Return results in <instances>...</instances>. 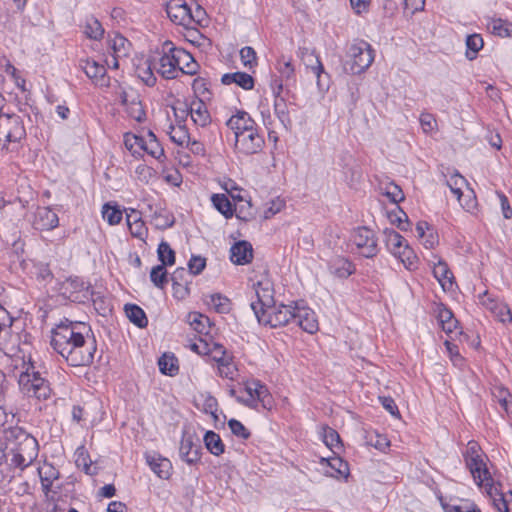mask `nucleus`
Masks as SVG:
<instances>
[{
	"mask_svg": "<svg viewBox=\"0 0 512 512\" xmlns=\"http://www.w3.org/2000/svg\"><path fill=\"white\" fill-rule=\"evenodd\" d=\"M50 344L72 367L91 365L97 352L90 326L67 318L52 329Z\"/></svg>",
	"mask_w": 512,
	"mask_h": 512,
	"instance_id": "f257e3e1",
	"label": "nucleus"
},
{
	"mask_svg": "<svg viewBox=\"0 0 512 512\" xmlns=\"http://www.w3.org/2000/svg\"><path fill=\"white\" fill-rule=\"evenodd\" d=\"M4 439L10 466L24 470L38 457L39 445L34 436L19 426L9 427L4 430Z\"/></svg>",
	"mask_w": 512,
	"mask_h": 512,
	"instance_id": "f03ea898",
	"label": "nucleus"
},
{
	"mask_svg": "<svg viewBox=\"0 0 512 512\" xmlns=\"http://www.w3.org/2000/svg\"><path fill=\"white\" fill-rule=\"evenodd\" d=\"M19 386L24 395L38 400L48 399L52 392L49 381L42 377L40 372L35 371L33 364L20 374Z\"/></svg>",
	"mask_w": 512,
	"mask_h": 512,
	"instance_id": "7ed1b4c3",
	"label": "nucleus"
},
{
	"mask_svg": "<svg viewBox=\"0 0 512 512\" xmlns=\"http://www.w3.org/2000/svg\"><path fill=\"white\" fill-rule=\"evenodd\" d=\"M26 138V129L22 117L15 113L0 115V148L6 151L11 144L20 143Z\"/></svg>",
	"mask_w": 512,
	"mask_h": 512,
	"instance_id": "20e7f679",
	"label": "nucleus"
},
{
	"mask_svg": "<svg viewBox=\"0 0 512 512\" xmlns=\"http://www.w3.org/2000/svg\"><path fill=\"white\" fill-rule=\"evenodd\" d=\"M349 60L345 67L352 75H359L366 71L374 61L375 51L372 46L364 40L354 41L347 50Z\"/></svg>",
	"mask_w": 512,
	"mask_h": 512,
	"instance_id": "39448f33",
	"label": "nucleus"
},
{
	"mask_svg": "<svg viewBox=\"0 0 512 512\" xmlns=\"http://www.w3.org/2000/svg\"><path fill=\"white\" fill-rule=\"evenodd\" d=\"M466 467L469 469L475 483L478 486L489 485L493 478L483 459L480 446L475 441L468 442L467 449L463 453Z\"/></svg>",
	"mask_w": 512,
	"mask_h": 512,
	"instance_id": "423d86ee",
	"label": "nucleus"
},
{
	"mask_svg": "<svg viewBox=\"0 0 512 512\" xmlns=\"http://www.w3.org/2000/svg\"><path fill=\"white\" fill-rule=\"evenodd\" d=\"M296 316V302L289 305L276 303L266 310L264 313L258 315V322L262 325L269 326L270 328H278L289 325L294 322Z\"/></svg>",
	"mask_w": 512,
	"mask_h": 512,
	"instance_id": "0eeeda50",
	"label": "nucleus"
},
{
	"mask_svg": "<svg viewBox=\"0 0 512 512\" xmlns=\"http://www.w3.org/2000/svg\"><path fill=\"white\" fill-rule=\"evenodd\" d=\"M156 72L166 80L179 76L180 66L177 65L176 46L171 41H165L158 58L153 57Z\"/></svg>",
	"mask_w": 512,
	"mask_h": 512,
	"instance_id": "6e6552de",
	"label": "nucleus"
},
{
	"mask_svg": "<svg viewBox=\"0 0 512 512\" xmlns=\"http://www.w3.org/2000/svg\"><path fill=\"white\" fill-rule=\"evenodd\" d=\"M350 240L356 247V252L365 258H374L379 252L377 237L368 227L356 228Z\"/></svg>",
	"mask_w": 512,
	"mask_h": 512,
	"instance_id": "1a4fd4ad",
	"label": "nucleus"
},
{
	"mask_svg": "<svg viewBox=\"0 0 512 512\" xmlns=\"http://www.w3.org/2000/svg\"><path fill=\"white\" fill-rule=\"evenodd\" d=\"M61 293L72 302L86 303L90 301L92 287L81 277L70 276L61 284Z\"/></svg>",
	"mask_w": 512,
	"mask_h": 512,
	"instance_id": "9d476101",
	"label": "nucleus"
},
{
	"mask_svg": "<svg viewBox=\"0 0 512 512\" xmlns=\"http://www.w3.org/2000/svg\"><path fill=\"white\" fill-rule=\"evenodd\" d=\"M257 301L251 302L250 306L256 318L260 313L266 312L276 302L274 299L273 284L269 280H261L253 285Z\"/></svg>",
	"mask_w": 512,
	"mask_h": 512,
	"instance_id": "9b49d317",
	"label": "nucleus"
},
{
	"mask_svg": "<svg viewBox=\"0 0 512 512\" xmlns=\"http://www.w3.org/2000/svg\"><path fill=\"white\" fill-rule=\"evenodd\" d=\"M265 145L262 134L259 133V126L247 130L243 135L235 139V149L244 155L259 153Z\"/></svg>",
	"mask_w": 512,
	"mask_h": 512,
	"instance_id": "f8f14e48",
	"label": "nucleus"
},
{
	"mask_svg": "<svg viewBox=\"0 0 512 512\" xmlns=\"http://www.w3.org/2000/svg\"><path fill=\"white\" fill-rule=\"evenodd\" d=\"M179 455L189 465L199 463L202 456V447L198 437L184 433L179 447Z\"/></svg>",
	"mask_w": 512,
	"mask_h": 512,
	"instance_id": "ddd939ff",
	"label": "nucleus"
},
{
	"mask_svg": "<svg viewBox=\"0 0 512 512\" xmlns=\"http://www.w3.org/2000/svg\"><path fill=\"white\" fill-rule=\"evenodd\" d=\"M165 10L173 23L186 28L191 27L192 9L185 0H170L166 3Z\"/></svg>",
	"mask_w": 512,
	"mask_h": 512,
	"instance_id": "4468645a",
	"label": "nucleus"
},
{
	"mask_svg": "<svg viewBox=\"0 0 512 512\" xmlns=\"http://www.w3.org/2000/svg\"><path fill=\"white\" fill-rule=\"evenodd\" d=\"M17 334H12L8 311L0 305V351H13L17 346Z\"/></svg>",
	"mask_w": 512,
	"mask_h": 512,
	"instance_id": "2eb2a0df",
	"label": "nucleus"
},
{
	"mask_svg": "<svg viewBox=\"0 0 512 512\" xmlns=\"http://www.w3.org/2000/svg\"><path fill=\"white\" fill-rule=\"evenodd\" d=\"M293 323L309 334H314L319 329L315 312L298 302H296V316Z\"/></svg>",
	"mask_w": 512,
	"mask_h": 512,
	"instance_id": "dca6fc26",
	"label": "nucleus"
},
{
	"mask_svg": "<svg viewBox=\"0 0 512 512\" xmlns=\"http://www.w3.org/2000/svg\"><path fill=\"white\" fill-rule=\"evenodd\" d=\"M173 296L178 300H183L190 294V284L192 283V277L189 272L183 268L178 267L171 274Z\"/></svg>",
	"mask_w": 512,
	"mask_h": 512,
	"instance_id": "f3484780",
	"label": "nucleus"
},
{
	"mask_svg": "<svg viewBox=\"0 0 512 512\" xmlns=\"http://www.w3.org/2000/svg\"><path fill=\"white\" fill-rule=\"evenodd\" d=\"M226 126L233 131L236 139L243 135L247 130L253 129L258 125L248 112L238 110L226 121Z\"/></svg>",
	"mask_w": 512,
	"mask_h": 512,
	"instance_id": "a211bd4d",
	"label": "nucleus"
},
{
	"mask_svg": "<svg viewBox=\"0 0 512 512\" xmlns=\"http://www.w3.org/2000/svg\"><path fill=\"white\" fill-rule=\"evenodd\" d=\"M79 68L91 79L95 84L104 86L108 84L106 78V68L104 65L90 58H82L79 60Z\"/></svg>",
	"mask_w": 512,
	"mask_h": 512,
	"instance_id": "6ab92c4d",
	"label": "nucleus"
},
{
	"mask_svg": "<svg viewBox=\"0 0 512 512\" xmlns=\"http://www.w3.org/2000/svg\"><path fill=\"white\" fill-rule=\"evenodd\" d=\"M298 55L301 58L304 65L307 68H309L317 77L318 87H322L321 77L323 74L327 76V73L324 71V66L320 61L319 56L315 53L314 50H311L307 47H300Z\"/></svg>",
	"mask_w": 512,
	"mask_h": 512,
	"instance_id": "aec40b11",
	"label": "nucleus"
},
{
	"mask_svg": "<svg viewBox=\"0 0 512 512\" xmlns=\"http://www.w3.org/2000/svg\"><path fill=\"white\" fill-rule=\"evenodd\" d=\"M59 224L57 214L49 207H40L35 213L33 225L35 229L49 231L56 228Z\"/></svg>",
	"mask_w": 512,
	"mask_h": 512,
	"instance_id": "412c9836",
	"label": "nucleus"
},
{
	"mask_svg": "<svg viewBox=\"0 0 512 512\" xmlns=\"http://www.w3.org/2000/svg\"><path fill=\"white\" fill-rule=\"evenodd\" d=\"M253 259V247L250 242L241 240L230 249V260L236 265L249 264Z\"/></svg>",
	"mask_w": 512,
	"mask_h": 512,
	"instance_id": "4be33fe9",
	"label": "nucleus"
},
{
	"mask_svg": "<svg viewBox=\"0 0 512 512\" xmlns=\"http://www.w3.org/2000/svg\"><path fill=\"white\" fill-rule=\"evenodd\" d=\"M328 270L333 276L340 279H346L355 273L356 267L349 259L342 256H336L329 260Z\"/></svg>",
	"mask_w": 512,
	"mask_h": 512,
	"instance_id": "5701e85b",
	"label": "nucleus"
},
{
	"mask_svg": "<svg viewBox=\"0 0 512 512\" xmlns=\"http://www.w3.org/2000/svg\"><path fill=\"white\" fill-rule=\"evenodd\" d=\"M146 462L151 470L161 479H169L172 474V463L159 454H146Z\"/></svg>",
	"mask_w": 512,
	"mask_h": 512,
	"instance_id": "b1692460",
	"label": "nucleus"
},
{
	"mask_svg": "<svg viewBox=\"0 0 512 512\" xmlns=\"http://www.w3.org/2000/svg\"><path fill=\"white\" fill-rule=\"evenodd\" d=\"M177 65L180 66L179 74L193 76L197 74L200 66L192 54L184 48L176 47Z\"/></svg>",
	"mask_w": 512,
	"mask_h": 512,
	"instance_id": "393cba45",
	"label": "nucleus"
},
{
	"mask_svg": "<svg viewBox=\"0 0 512 512\" xmlns=\"http://www.w3.org/2000/svg\"><path fill=\"white\" fill-rule=\"evenodd\" d=\"M223 85L236 84L244 90H252L255 86L254 78L246 72L225 73L221 77Z\"/></svg>",
	"mask_w": 512,
	"mask_h": 512,
	"instance_id": "a878e982",
	"label": "nucleus"
},
{
	"mask_svg": "<svg viewBox=\"0 0 512 512\" xmlns=\"http://www.w3.org/2000/svg\"><path fill=\"white\" fill-rule=\"evenodd\" d=\"M187 113L190 114L193 122L200 127H206L211 124V116L202 100H195L191 103Z\"/></svg>",
	"mask_w": 512,
	"mask_h": 512,
	"instance_id": "bb28decb",
	"label": "nucleus"
},
{
	"mask_svg": "<svg viewBox=\"0 0 512 512\" xmlns=\"http://www.w3.org/2000/svg\"><path fill=\"white\" fill-rule=\"evenodd\" d=\"M486 489L487 494L492 499L494 508L498 512H511L512 508L506 500L504 494L499 492L497 487L494 486L493 481L489 482V485L483 486Z\"/></svg>",
	"mask_w": 512,
	"mask_h": 512,
	"instance_id": "cd10ccee",
	"label": "nucleus"
},
{
	"mask_svg": "<svg viewBox=\"0 0 512 512\" xmlns=\"http://www.w3.org/2000/svg\"><path fill=\"white\" fill-rule=\"evenodd\" d=\"M274 114L286 131H291L293 122L285 98L274 99Z\"/></svg>",
	"mask_w": 512,
	"mask_h": 512,
	"instance_id": "c85d7f7f",
	"label": "nucleus"
},
{
	"mask_svg": "<svg viewBox=\"0 0 512 512\" xmlns=\"http://www.w3.org/2000/svg\"><path fill=\"white\" fill-rule=\"evenodd\" d=\"M126 221L131 235L139 239H143L147 234V228L141 220L139 213L135 210H131L130 213L126 214Z\"/></svg>",
	"mask_w": 512,
	"mask_h": 512,
	"instance_id": "c756f323",
	"label": "nucleus"
},
{
	"mask_svg": "<svg viewBox=\"0 0 512 512\" xmlns=\"http://www.w3.org/2000/svg\"><path fill=\"white\" fill-rule=\"evenodd\" d=\"M211 201L216 210L225 218L229 219L233 217L235 213V206L225 194H213Z\"/></svg>",
	"mask_w": 512,
	"mask_h": 512,
	"instance_id": "7c9ffc66",
	"label": "nucleus"
},
{
	"mask_svg": "<svg viewBox=\"0 0 512 512\" xmlns=\"http://www.w3.org/2000/svg\"><path fill=\"white\" fill-rule=\"evenodd\" d=\"M128 319L139 328H145L148 325V319L144 310L136 304H126L124 307Z\"/></svg>",
	"mask_w": 512,
	"mask_h": 512,
	"instance_id": "2f4dec72",
	"label": "nucleus"
},
{
	"mask_svg": "<svg viewBox=\"0 0 512 512\" xmlns=\"http://www.w3.org/2000/svg\"><path fill=\"white\" fill-rule=\"evenodd\" d=\"M203 441L205 447L211 454L215 456H220L221 454L224 453L225 445L222 439L220 438L219 434H217L216 432L211 430L207 431L204 435Z\"/></svg>",
	"mask_w": 512,
	"mask_h": 512,
	"instance_id": "473e14b6",
	"label": "nucleus"
},
{
	"mask_svg": "<svg viewBox=\"0 0 512 512\" xmlns=\"http://www.w3.org/2000/svg\"><path fill=\"white\" fill-rule=\"evenodd\" d=\"M159 370L162 374L174 376L179 371L178 359L172 353H164L158 360Z\"/></svg>",
	"mask_w": 512,
	"mask_h": 512,
	"instance_id": "72a5a7b5",
	"label": "nucleus"
},
{
	"mask_svg": "<svg viewBox=\"0 0 512 512\" xmlns=\"http://www.w3.org/2000/svg\"><path fill=\"white\" fill-rule=\"evenodd\" d=\"M386 245L389 251L396 255L400 250L408 244L407 240L395 230H386Z\"/></svg>",
	"mask_w": 512,
	"mask_h": 512,
	"instance_id": "f704fd0d",
	"label": "nucleus"
},
{
	"mask_svg": "<svg viewBox=\"0 0 512 512\" xmlns=\"http://www.w3.org/2000/svg\"><path fill=\"white\" fill-rule=\"evenodd\" d=\"M84 34L92 40H100L104 35V28L100 21L94 16H89L85 20Z\"/></svg>",
	"mask_w": 512,
	"mask_h": 512,
	"instance_id": "c9c22d12",
	"label": "nucleus"
},
{
	"mask_svg": "<svg viewBox=\"0 0 512 512\" xmlns=\"http://www.w3.org/2000/svg\"><path fill=\"white\" fill-rule=\"evenodd\" d=\"M438 321L446 333H452L458 324V321L455 319L452 311L445 306H441L438 309Z\"/></svg>",
	"mask_w": 512,
	"mask_h": 512,
	"instance_id": "e433bc0d",
	"label": "nucleus"
},
{
	"mask_svg": "<svg viewBox=\"0 0 512 512\" xmlns=\"http://www.w3.org/2000/svg\"><path fill=\"white\" fill-rule=\"evenodd\" d=\"M489 304L483 300V304L487 305V307L492 311L493 314L501 321L502 323L511 322L512 315L509 307L504 303H498L492 299H488Z\"/></svg>",
	"mask_w": 512,
	"mask_h": 512,
	"instance_id": "4c0bfd02",
	"label": "nucleus"
},
{
	"mask_svg": "<svg viewBox=\"0 0 512 512\" xmlns=\"http://www.w3.org/2000/svg\"><path fill=\"white\" fill-rule=\"evenodd\" d=\"M484 41L480 34H471L466 38V57L469 60H474L478 52L483 48Z\"/></svg>",
	"mask_w": 512,
	"mask_h": 512,
	"instance_id": "58836bf2",
	"label": "nucleus"
},
{
	"mask_svg": "<svg viewBox=\"0 0 512 512\" xmlns=\"http://www.w3.org/2000/svg\"><path fill=\"white\" fill-rule=\"evenodd\" d=\"M444 512H481L477 505L470 500H460L459 504H448L440 498Z\"/></svg>",
	"mask_w": 512,
	"mask_h": 512,
	"instance_id": "ea45409f",
	"label": "nucleus"
},
{
	"mask_svg": "<svg viewBox=\"0 0 512 512\" xmlns=\"http://www.w3.org/2000/svg\"><path fill=\"white\" fill-rule=\"evenodd\" d=\"M144 143V137L137 136L132 133H125L124 134V145L128 151L131 152V154L136 157H142V145Z\"/></svg>",
	"mask_w": 512,
	"mask_h": 512,
	"instance_id": "a19ab883",
	"label": "nucleus"
},
{
	"mask_svg": "<svg viewBox=\"0 0 512 512\" xmlns=\"http://www.w3.org/2000/svg\"><path fill=\"white\" fill-rule=\"evenodd\" d=\"M150 280L155 287L163 290L169 282L166 266L161 264L154 266L150 272Z\"/></svg>",
	"mask_w": 512,
	"mask_h": 512,
	"instance_id": "79ce46f5",
	"label": "nucleus"
},
{
	"mask_svg": "<svg viewBox=\"0 0 512 512\" xmlns=\"http://www.w3.org/2000/svg\"><path fill=\"white\" fill-rule=\"evenodd\" d=\"M433 274L443 288H445L446 283L452 285L453 273L450 271L446 262L439 260L438 263L434 265Z\"/></svg>",
	"mask_w": 512,
	"mask_h": 512,
	"instance_id": "37998d69",
	"label": "nucleus"
},
{
	"mask_svg": "<svg viewBox=\"0 0 512 512\" xmlns=\"http://www.w3.org/2000/svg\"><path fill=\"white\" fill-rule=\"evenodd\" d=\"M157 255L158 260L161 262V265L172 266L175 264V251L166 241H161L160 244L158 245Z\"/></svg>",
	"mask_w": 512,
	"mask_h": 512,
	"instance_id": "c03bdc74",
	"label": "nucleus"
},
{
	"mask_svg": "<svg viewBox=\"0 0 512 512\" xmlns=\"http://www.w3.org/2000/svg\"><path fill=\"white\" fill-rule=\"evenodd\" d=\"M102 216L110 225H117L121 222L123 213L117 205L105 203L102 208Z\"/></svg>",
	"mask_w": 512,
	"mask_h": 512,
	"instance_id": "a18cd8bd",
	"label": "nucleus"
},
{
	"mask_svg": "<svg viewBox=\"0 0 512 512\" xmlns=\"http://www.w3.org/2000/svg\"><path fill=\"white\" fill-rule=\"evenodd\" d=\"M494 35L499 37H512V23L501 18L493 19L489 25Z\"/></svg>",
	"mask_w": 512,
	"mask_h": 512,
	"instance_id": "49530a36",
	"label": "nucleus"
},
{
	"mask_svg": "<svg viewBox=\"0 0 512 512\" xmlns=\"http://www.w3.org/2000/svg\"><path fill=\"white\" fill-rule=\"evenodd\" d=\"M395 256L403 263L407 269L413 270L417 267L418 258L413 249L409 247L408 244L405 245L400 250V253H397Z\"/></svg>",
	"mask_w": 512,
	"mask_h": 512,
	"instance_id": "de8ad7c7",
	"label": "nucleus"
},
{
	"mask_svg": "<svg viewBox=\"0 0 512 512\" xmlns=\"http://www.w3.org/2000/svg\"><path fill=\"white\" fill-rule=\"evenodd\" d=\"M90 301L93 302L94 308L98 312V314L106 316L108 313L111 312L109 300L100 292H96L92 289Z\"/></svg>",
	"mask_w": 512,
	"mask_h": 512,
	"instance_id": "09e8293b",
	"label": "nucleus"
},
{
	"mask_svg": "<svg viewBox=\"0 0 512 512\" xmlns=\"http://www.w3.org/2000/svg\"><path fill=\"white\" fill-rule=\"evenodd\" d=\"M146 64L147 66L145 68L138 69L139 77L148 87H153L157 82V78L154 74V71H156L154 68V59H148Z\"/></svg>",
	"mask_w": 512,
	"mask_h": 512,
	"instance_id": "8fccbe9b",
	"label": "nucleus"
},
{
	"mask_svg": "<svg viewBox=\"0 0 512 512\" xmlns=\"http://www.w3.org/2000/svg\"><path fill=\"white\" fill-rule=\"evenodd\" d=\"M169 136L172 142L180 146L189 143L190 140L189 132L185 125H178V127L170 125Z\"/></svg>",
	"mask_w": 512,
	"mask_h": 512,
	"instance_id": "3c124183",
	"label": "nucleus"
},
{
	"mask_svg": "<svg viewBox=\"0 0 512 512\" xmlns=\"http://www.w3.org/2000/svg\"><path fill=\"white\" fill-rule=\"evenodd\" d=\"M144 145H142V150L152 156L153 158L157 159L158 161H161L162 158L165 159V153L164 149L161 146L160 142L158 140H145L144 139Z\"/></svg>",
	"mask_w": 512,
	"mask_h": 512,
	"instance_id": "603ef678",
	"label": "nucleus"
},
{
	"mask_svg": "<svg viewBox=\"0 0 512 512\" xmlns=\"http://www.w3.org/2000/svg\"><path fill=\"white\" fill-rule=\"evenodd\" d=\"M153 220L157 229L165 230L170 228L175 223L173 214L165 212L163 210L155 211L153 214Z\"/></svg>",
	"mask_w": 512,
	"mask_h": 512,
	"instance_id": "864d4df0",
	"label": "nucleus"
},
{
	"mask_svg": "<svg viewBox=\"0 0 512 512\" xmlns=\"http://www.w3.org/2000/svg\"><path fill=\"white\" fill-rule=\"evenodd\" d=\"M240 59L243 66L249 70L254 69L258 65L256 51L250 46H245L240 50Z\"/></svg>",
	"mask_w": 512,
	"mask_h": 512,
	"instance_id": "5fc2aeb1",
	"label": "nucleus"
},
{
	"mask_svg": "<svg viewBox=\"0 0 512 512\" xmlns=\"http://www.w3.org/2000/svg\"><path fill=\"white\" fill-rule=\"evenodd\" d=\"M210 304L213 305L216 312L222 314L228 313L231 309L230 300L219 293L210 296Z\"/></svg>",
	"mask_w": 512,
	"mask_h": 512,
	"instance_id": "6e6d98bb",
	"label": "nucleus"
},
{
	"mask_svg": "<svg viewBox=\"0 0 512 512\" xmlns=\"http://www.w3.org/2000/svg\"><path fill=\"white\" fill-rule=\"evenodd\" d=\"M322 462H326L331 469H333L337 476H347L349 474L348 463L340 457H331L329 459H322Z\"/></svg>",
	"mask_w": 512,
	"mask_h": 512,
	"instance_id": "4d7b16f0",
	"label": "nucleus"
},
{
	"mask_svg": "<svg viewBox=\"0 0 512 512\" xmlns=\"http://www.w3.org/2000/svg\"><path fill=\"white\" fill-rule=\"evenodd\" d=\"M277 70L286 82L295 80V69L290 60H286L284 57L278 60Z\"/></svg>",
	"mask_w": 512,
	"mask_h": 512,
	"instance_id": "13d9d810",
	"label": "nucleus"
},
{
	"mask_svg": "<svg viewBox=\"0 0 512 512\" xmlns=\"http://www.w3.org/2000/svg\"><path fill=\"white\" fill-rule=\"evenodd\" d=\"M126 109L129 112V115L136 121L142 122L145 120V111L142 108L141 102L137 100V98L131 99L130 105H128Z\"/></svg>",
	"mask_w": 512,
	"mask_h": 512,
	"instance_id": "bf43d9fd",
	"label": "nucleus"
},
{
	"mask_svg": "<svg viewBox=\"0 0 512 512\" xmlns=\"http://www.w3.org/2000/svg\"><path fill=\"white\" fill-rule=\"evenodd\" d=\"M189 321L191 327L200 334L206 333V324L209 323V318L200 313L189 314Z\"/></svg>",
	"mask_w": 512,
	"mask_h": 512,
	"instance_id": "052dcab7",
	"label": "nucleus"
},
{
	"mask_svg": "<svg viewBox=\"0 0 512 512\" xmlns=\"http://www.w3.org/2000/svg\"><path fill=\"white\" fill-rule=\"evenodd\" d=\"M206 267V258L202 256H192L188 262V272L191 277L199 275Z\"/></svg>",
	"mask_w": 512,
	"mask_h": 512,
	"instance_id": "680f3d73",
	"label": "nucleus"
},
{
	"mask_svg": "<svg viewBox=\"0 0 512 512\" xmlns=\"http://www.w3.org/2000/svg\"><path fill=\"white\" fill-rule=\"evenodd\" d=\"M75 463H76V466L78 468H81L85 474H87V475H95L96 474V471L92 470V468H91L92 462L90 460L88 453H86L84 451H79L77 453V458L75 460Z\"/></svg>",
	"mask_w": 512,
	"mask_h": 512,
	"instance_id": "e2e57ef3",
	"label": "nucleus"
},
{
	"mask_svg": "<svg viewBox=\"0 0 512 512\" xmlns=\"http://www.w3.org/2000/svg\"><path fill=\"white\" fill-rule=\"evenodd\" d=\"M228 426L232 434L238 438L246 440L251 436L250 431L239 420L230 419L228 421Z\"/></svg>",
	"mask_w": 512,
	"mask_h": 512,
	"instance_id": "0e129e2a",
	"label": "nucleus"
},
{
	"mask_svg": "<svg viewBox=\"0 0 512 512\" xmlns=\"http://www.w3.org/2000/svg\"><path fill=\"white\" fill-rule=\"evenodd\" d=\"M323 441L327 447L333 449L341 444L340 436L338 432L330 427L325 429L323 435Z\"/></svg>",
	"mask_w": 512,
	"mask_h": 512,
	"instance_id": "69168bd1",
	"label": "nucleus"
},
{
	"mask_svg": "<svg viewBox=\"0 0 512 512\" xmlns=\"http://www.w3.org/2000/svg\"><path fill=\"white\" fill-rule=\"evenodd\" d=\"M9 382L6 378L5 373L0 370V410L3 411L4 414H7L6 412V394L8 391Z\"/></svg>",
	"mask_w": 512,
	"mask_h": 512,
	"instance_id": "338daca9",
	"label": "nucleus"
},
{
	"mask_svg": "<svg viewBox=\"0 0 512 512\" xmlns=\"http://www.w3.org/2000/svg\"><path fill=\"white\" fill-rule=\"evenodd\" d=\"M237 372L238 369L232 360L227 365H222V367H220V369L218 370V375L222 378L234 380L237 375Z\"/></svg>",
	"mask_w": 512,
	"mask_h": 512,
	"instance_id": "774afa93",
	"label": "nucleus"
}]
</instances>
